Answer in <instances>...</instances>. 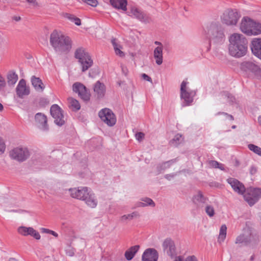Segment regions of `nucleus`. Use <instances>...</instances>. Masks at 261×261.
Listing matches in <instances>:
<instances>
[{"label": "nucleus", "instance_id": "f03ea898", "mask_svg": "<svg viewBox=\"0 0 261 261\" xmlns=\"http://www.w3.org/2000/svg\"><path fill=\"white\" fill-rule=\"evenodd\" d=\"M50 43L59 54H67L71 48V40L69 37L63 35L54 30L50 34Z\"/></svg>", "mask_w": 261, "mask_h": 261}, {"label": "nucleus", "instance_id": "c756f323", "mask_svg": "<svg viewBox=\"0 0 261 261\" xmlns=\"http://www.w3.org/2000/svg\"><path fill=\"white\" fill-rule=\"evenodd\" d=\"M18 80L17 74L13 71H10L7 74V82L9 85H14Z\"/></svg>", "mask_w": 261, "mask_h": 261}, {"label": "nucleus", "instance_id": "f8f14e48", "mask_svg": "<svg viewBox=\"0 0 261 261\" xmlns=\"http://www.w3.org/2000/svg\"><path fill=\"white\" fill-rule=\"evenodd\" d=\"M98 115L101 120L108 126H112L115 124L116 119L110 109L107 108L102 109L99 111Z\"/></svg>", "mask_w": 261, "mask_h": 261}, {"label": "nucleus", "instance_id": "603ef678", "mask_svg": "<svg viewBox=\"0 0 261 261\" xmlns=\"http://www.w3.org/2000/svg\"><path fill=\"white\" fill-rule=\"evenodd\" d=\"M142 77L144 80H146L147 81H148V82H150L151 83H152V80L151 79L150 77H149L148 75H147V74H146L145 73H143L142 74Z\"/></svg>", "mask_w": 261, "mask_h": 261}, {"label": "nucleus", "instance_id": "7ed1b4c3", "mask_svg": "<svg viewBox=\"0 0 261 261\" xmlns=\"http://www.w3.org/2000/svg\"><path fill=\"white\" fill-rule=\"evenodd\" d=\"M69 192L72 198L84 201L88 206L91 208L96 206L97 199L94 194L88 188L84 187L70 189Z\"/></svg>", "mask_w": 261, "mask_h": 261}, {"label": "nucleus", "instance_id": "0e129e2a", "mask_svg": "<svg viewBox=\"0 0 261 261\" xmlns=\"http://www.w3.org/2000/svg\"><path fill=\"white\" fill-rule=\"evenodd\" d=\"M154 44L156 45H158L159 46H163L162 43L159 41H155Z\"/></svg>", "mask_w": 261, "mask_h": 261}, {"label": "nucleus", "instance_id": "338daca9", "mask_svg": "<svg viewBox=\"0 0 261 261\" xmlns=\"http://www.w3.org/2000/svg\"><path fill=\"white\" fill-rule=\"evenodd\" d=\"M4 109L3 106L0 103V111H2Z\"/></svg>", "mask_w": 261, "mask_h": 261}, {"label": "nucleus", "instance_id": "1a4fd4ad", "mask_svg": "<svg viewBox=\"0 0 261 261\" xmlns=\"http://www.w3.org/2000/svg\"><path fill=\"white\" fill-rule=\"evenodd\" d=\"M256 241V236L254 232L249 228L245 229L243 232L238 236L235 241L236 244L248 245Z\"/></svg>", "mask_w": 261, "mask_h": 261}, {"label": "nucleus", "instance_id": "69168bd1", "mask_svg": "<svg viewBox=\"0 0 261 261\" xmlns=\"http://www.w3.org/2000/svg\"><path fill=\"white\" fill-rule=\"evenodd\" d=\"M258 122L260 125H261V116H259L258 118Z\"/></svg>", "mask_w": 261, "mask_h": 261}, {"label": "nucleus", "instance_id": "f3484780", "mask_svg": "<svg viewBox=\"0 0 261 261\" xmlns=\"http://www.w3.org/2000/svg\"><path fill=\"white\" fill-rule=\"evenodd\" d=\"M130 13L132 14L131 16H134L143 22L148 23L151 20L149 16L136 7H132L131 8Z\"/></svg>", "mask_w": 261, "mask_h": 261}, {"label": "nucleus", "instance_id": "ddd939ff", "mask_svg": "<svg viewBox=\"0 0 261 261\" xmlns=\"http://www.w3.org/2000/svg\"><path fill=\"white\" fill-rule=\"evenodd\" d=\"M50 113L57 125L62 126L65 123L63 111L58 105H53L50 108Z\"/></svg>", "mask_w": 261, "mask_h": 261}, {"label": "nucleus", "instance_id": "13d9d810", "mask_svg": "<svg viewBox=\"0 0 261 261\" xmlns=\"http://www.w3.org/2000/svg\"><path fill=\"white\" fill-rule=\"evenodd\" d=\"M27 1L28 3L32 4L35 6L38 5L36 0H27Z\"/></svg>", "mask_w": 261, "mask_h": 261}, {"label": "nucleus", "instance_id": "37998d69", "mask_svg": "<svg viewBox=\"0 0 261 261\" xmlns=\"http://www.w3.org/2000/svg\"><path fill=\"white\" fill-rule=\"evenodd\" d=\"M221 95L225 98H227V100L229 103H233L235 100L234 97L227 92H223L221 93Z\"/></svg>", "mask_w": 261, "mask_h": 261}, {"label": "nucleus", "instance_id": "6e6552de", "mask_svg": "<svg viewBox=\"0 0 261 261\" xmlns=\"http://www.w3.org/2000/svg\"><path fill=\"white\" fill-rule=\"evenodd\" d=\"M241 15L236 9H227L221 16L223 23L227 25H235L238 23Z\"/></svg>", "mask_w": 261, "mask_h": 261}, {"label": "nucleus", "instance_id": "09e8293b", "mask_svg": "<svg viewBox=\"0 0 261 261\" xmlns=\"http://www.w3.org/2000/svg\"><path fill=\"white\" fill-rule=\"evenodd\" d=\"M5 150V145L3 140L0 138V152L2 153Z\"/></svg>", "mask_w": 261, "mask_h": 261}, {"label": "nucleus", "instance_id": "680f3d73", "mask_svg": "<svg viewBox=\"0 0 261 261\" xmlns=\"http://www.w3.org/2000/svg\"><path fill=\"white\" fill-rule=\"evenodd\" d=\"M13 19L16 21H18L21 19V18L19 16H14L13 17Z\"/></svg>", "mask_w": 261, "mask_h": 261}, {"label": "nucleus", "instance_id": "de8ad7c7", "mask_svg": "<svg viewBox=\"0 0 261 261\" xmlns=\"http://www.w3.org/2000/svg\"><path fill=\"white\" fill-rule=\"evenodd\" d=\"M144 137V134L143 133L139 132L136 134V138L139 141H141Z\"/></svg>", "mask_w": 261, "mask_h": 261}, {"label": "nucleus", "instance_id": "6e6d98bb", "mask_svg": "<svg viewBox=\"0 0 261 261\" xmlns=\"http://www.w3.org/2000/svg\"><path fill=\"white\" fill-rule=\"evenodd\" d=\"M257 172V169L256 167H254V166H252L250 169V173L251 174V175H253L254 174H255Z\"/></svg>", "mask_w": 261, "mask_h": 261}, {"label": "nucleus", "instance_id": "c9c22d12", "mask_svg": "<svg viewBox=\"0 0 261 261\" xmlns=\"http://www.w3.org/2000/svg\"><path fill=\"white\" fill-rule=\"evenodd\" d=\"M184 141V138L181 135L177 134L175 136L174 138L171 140L170 143L174 146H177L181 143Z\"/></svg>", "mask_w": 261, "mask_h": 261}, {"label": "nucleus", "instance_id": "bf43d9fd", "mask_svg": "<svg viewBox=\"0 0 261 261\" xmlns=\"http://www.w3.org/2000/svg\"><path fill=\"white\" fill-rule=\"evenodd\" d=\"M5 42V39L3 36L0 34V46Z\"/></svg>", "mask_w": 261, "mask_h": 261}, {"label": "nucleus", "instance_id": "e433bc0d", "mask_svg": "<svg viewBox=\"0 0 261 261\" xmlns=\"http://www.w3.org/2000/svg\"><path fill=\"white\" fill-rule=\"evenodd\" d=\"M64 16L71 21L74 22V23L77 25H80L81 24V19L75 17L74 15L69 13H66L64 15Z\"/></svg>", "mask_w": 261, "mask_h": 261}, {"label": "nucleus", "instance_id": "c03bdc74", "mask_svg": "<svg viewBox=\"0 0 261 261\" xmlns=\"http://www.w3.org/2000/svg\"><path fill=\"white\" fill-rule=\"evenodd\" d=\"M84 3L92 7H96L98 4L97 0H82Z\"/></svg>", "mask_w": 261, "mask_h": 261}, {"label": "nucleus", "instance_id": "774afa93", "mask_svg": "<svg viewBox=\"0 0 261 261\" xmlns=\"http://www.w3.org/2000/svg\"><path fill=\"white\" fill-rule=\"evenodd\" d=\"M9 261H17V260L14 258H11Z\"/></svg>", "mask_w": 261, "mask_h": 261}, {"label": "nucleus", "instance_id": "2eb2a0df", "mask_svg": "<svg viewBox=\"0 0 261 261\" xmlns=\"http://www.w3.org/2000/svg\"><path fill=\"white\" fill-rule=\"evenodd\" d=\"M252 25H254V21L248 17H244L242 19L240 29L243 33L249 35V33H255L254 30L251 29Z\"/></svg>", "mask_w": 261, "mask_h": 261}, {"label": "nucleus", "instance_id": "72a5a7b5", "mask_svg": "<svg viewBox=\"0 0 261 261\" xmlns=\"http://www.w3.org/2000/svg\"><path fill=\"white\" fill-rule=\"evenodd\" d=\"M139 215L138 212H134L130 214L124 215L120 217V221L122 222H126L127 221H130L135 217H138Z\"/></svg>", "mask_w": 261, "mask_h": 261}, {"label": "nucleus", "instance_id": "4468645a", "mask_svg": "<svg viewBox=\"0 0 261 261\" xmlns=\"http://www.w3.org/2000/svg\"><path fill=\"white\" fill-rule=\"evenodd\" d=\"M72 90L84 100L87 101L90 99V94L83 84L79 82L75 83L72 86Z\"/></svg>", "mask_w": 261, "mask_h": 261}, {"label": "nucleus", "instance_id": "7c9ffc66", "mask_svg": "<svg viewBox=\"0 0 261 261\" xmlns=\"http://www.w3.org/2000/svg\"><path fill=\"white\" fill-rule=\"evenodd\" d=\"M142 201L139 202L137 203V207H144L147 205L152 206H155L154 202L149 198H144L141 199Z\"/></svg>", "mask_w": 261, "mask_h": 261}, {"label": "nucleus", "instance_id": "aec40b11", "mask_svg": "<svg viewBox=\"0 0 261 261\" xmlns=\"http://www.w3.org/2000/svg\"><path fill=\"white\" fill-rule=\"evenodd\" d=\"M16 94L19 97L22 98L25 95H28L30 93L29 88L26 86L25 81L21 79L16 89Z\"/></svg>", "mask_w": 261, "mask_h": 261}, {"label": "nucleus", "instance_id": "20e7f679", "mask_svg": "<svg viewBox=\"0 0 261 261\" xmlns=\"http://www.w3.org/2000/svg\"><path fill=\"white\" fill-rule=\"evenodd\" d=\"M204 31L210 45L221 44L225 40L224 30L219 24L212 23L206 27Z\"/></svg>", "mask_w": 261, "mask_h": 261}, {"label": "nucleus", "instance_id": "b1692460", "mask_svg": "<svg viewBox=\"0 0 261 261\" xmlns=\"http://www.w3.org/2000/svg\"><path fill=\"white\" fill-rule=\"evenodd\" d=\"M32 84L38 92H42L44 89V86L39 77L35 76H32L31 77Z\"/></svg>", "mask_w": 261, "mask_h": 261}, {"label": "nucleus", "instance_id": "39448f33", "mask_svg": "<svg viewBox=\"0 0 261 261\" xmlns=\"http://www.w3.org/2000/svg\"><path fill=\"white\" fill-rule=\"evenodd\" d=\"M189 83L184 80L182 82L180 89V96L184 102L182 104L183 107L190 105L193 101L194 97L196 95V91L189 89L188 86Z\"/></svg>", "mask_w": 261, "mask_h": 261}, {"label": "nucleus", "instance_id": "cd10ccee", "mask_svg": "<svg viewBox=\"0 0 261 261\" xmlns=\"http://www.w3.org/2000/svg\"><path fill=\"white\" fill-rule=\"evenodd\" d=\"M140 246L139 245H135L131 247L128 250H127L125 252V257L127 260H131L136 253L138 252Z\"/></svg>", "mask_w": 261, "mask_h": 261}, {"label": "nucleus", "instance_id": "2f4dec72", "mask_svg": "<svg viewBox=\"0 0 261 261\" xmlns=\"http://www.w3.org/2000/svg\"><path fill=\"white\" fill-rule=\"evenodd\" d=\"M112 43L116 54L121 57L124 56V53L121 50V49L122 48L121 46L117 43L116 40L115 39L112 40Z\"/></svg>", "mask_w": 261, "mask_h": 261}, {"label": "nucleus", "instance_id": "473e14b6", "mask_svg": "<svg viewBox=\"0 0 261 261\" xmlns=\"http://www.w3.org/2000/svg\"><path fill=\"white\" fill-rule=\"evenodd\" d=\"M227 227L226 225L223 224L221 226L219 235L218 239V241L221 243L224 241L226 236Z\"/></svg>", "mask_w": 261, "mask_h": 261}, {"label": "nucleus", "instance_id": "f257e3e1", "mask_svg": "<svg viewBox=\"0 0 261 261\" xmlns=\"http://www.w3.org/2000/svg\"><path fill=\"white\" fill-rule=\"evenodd\" d=\"M229 41V53L231 56L240 58L246 54L248 41L243 35L234 33L230 36Z\"/></svg>", "mask_w": 261, "mask_h": 261}, {"label": "nucleus", "instance_id": "0eeeda50", "mask_svg": "<svg viewBox=\"0 0 261 261\" xmlns=\"http://www.w3.org/2000/svg\"><path fill=\"white\" fill-rule=\"evenodd\" d=\"M241 69L253 78L261 80V67L256 62H244L241 64Z\"/></svg>", "mask_w": 261, "mask_h": 261}, {"label": "nucleus", "instance_id": "3c124183", "mask_svg": "<svg viewBox=\"0 0 261 261\" xmlns=\"http://www.w3.org/2000/svg\"><path fill=\"white\" fill-rule=\"evenodd\" d=\"M183 261H197V259L196 258V257L194 256V255H192V256H189L188 257H187L185 260H183Z\"/></svg>", "mask_w": 261, "mask_h": 261}, {"label": "nucleus", "instance_id": "e2e57ef3", "mask_svg": "<svg viewBox=\"0 0 261 261\" xmlns=\"http://www.w3.org/2000/svg\"><path fill=\"white\" fill-rule=\"evenodd\" d=\"M66 254L70 256H72L73 255L74 252L72 251H69L68 252L67 251Z\"/></svg>", "mask_w": 261, "mask_h": 261}, {"label": "nucleus", "instance_id": "4d7b16f0", "mask_svg": "<svg viewBox=\"0 0 261 261\" xmlns=\"http://www.w3.org/2000/svg\"><path fill=\"white\" fill-rule=\"evenodd\" d=\"M175 175V174H168L165 175V178L168 180H170L171 178H173Z\"/></svg>", "mask_w": 261, "mask_h": 261}, {"label": "nucleus", "instance_id": "393cba45", "mask_svg": "<svg viewBox=\"0 0 261 261\" xmlns=\"http://www.w3.org/2000/svg\"><path fill=\"white\" fill-rule=\"evenodd\" d=\"M163 46L156 47L153 51V57L155 60V63L160 65L163 63Z\"/></svg>", "mask_w": 261, "mask_h": 261}, {"label": "nucleus", "instance_id": "a19ab883", "mask_svg": "<svg viewBox=\"0 0 261 261\" xmlns=\"http://www.w3.org/2000/svg\"><path fill=\"white\" fill-rule=\"evenodd\" d=\"M209 165L214 168H219L221 170H224V165L216 161H210Z\"/></svg>", "mask_w": 261, "mask_h": 261}, {"label": "nucleus", "instance_id": "f704fd0d", "mask_svg": "<svg viewBox=\"0 0 261 261\" xmlns=\"http://www.w3.org/2000/svg\"><path fill=\"white\" fill-rule=\"evenodd\" d=\"M32 229V227H27L25 226L19 227L17 229V231L19 233L24 236H28L31 234Z\"/></svg>", "mask_w": 261, "mask_h": 261}, {"label": "nucleus", "instance_id": "5701e85b", "mask_svg": "<svg viewBox=\"0 0 261 261\" xmlns=\"http://www.w3.org/2000/svg\"><path fill=\"white\" fill-rule=\"evenodd\" d=\"M251 49L255 56L261 59V38H255L252 41Z\"/></svg>", "mask_w": 261, "mask_h": 261}, {"label": "nucleus", "instance_id": "9b49d317", "mask_svg": "<svg viewBox=\"0 0 261 261\" xmlns=\"http://www.w3.org/2000/svg\"><path fill=\"white\" fill-rule=\"evenodd\" d=\"M261 197V189L259 188H250L244 195L245 201L252 206Z\"/></svg>", "mask_w": 261, "mask_h": 261}, {"label": "nucleus", "instance_id": "412c9836", "mask_svg": "<svg viewBox=\"0 0 261 261\" xmlns=\"http://www.w3.org/2000/svg\"><path fill=\"white\" fill-rule=\"evenodd\" d=\"M35 120L36 124L41 129L46 130L48 129L47 118L44 114L41 113H37L35 116Z\"/></svg>", "mask_w": 261, "mask_h": 261}, {"label": "nucleus", "instance_id": "052dcab7", "mask_svg": "<svg viewBox=\"0 0 261 261\" xmlns=\"http://www.w3.org/2000/svg\"><path fill=\"white\" fill-rule=\"evenodd\" d=\"M174 261H183V258L181 256H177L175 258Z\"/></svg>", "mask_w": 261, "mask_h": 261}, {"label": "nucleus", "instance_id": "a18cd8bd", "mask_svg": "<svg viewBox=\"0 0 261 261\" xmlns=\"http://www.w3.org/2000/svg\"><path fill=\"white\" fill-rule=\"evenodd\" d=\"M41 230L42 232L50 233V234H52L53 236H55V237H57L58 236V234L55 231L49 230L48 229L42 228Z\"/></svg>", "mask_w": 261, "mask_h": 261}, {"label": "nucleus", "instance_id": "4c0bfd02", "mask_svg": "<svg viewBox=\"0 0 261 261\" xmlns=\"http://www.w3.org/2000/svg\"><path fill=\"white\" fill-rule=\"evenodd\" d=\"M255 31V33H249V35H257L261 33V23H257L254 21V25H252V28L251 29Z\"/></svg>", "mask_w": 261, "mask_h": 261}, {"label": "nucleus", "instance_id": "49530a36", "mask_svg": "<svg viewBox=\"0 0 261 261\" xmlns=\"http://www.w3.org/2000/svg\"><path fill=\"white\" fill-rule=\"evenodd\" d=\"M30 234V236L33 237L37 240H39L40 239V235L38 232L35 230L33 228H32L31 232Z\"/></svg>", "mask_w": 261, "mask_h": 261}, {"label": "nucleus", "instance_id": "79ce46f5", "mask_svg": "<svg viewBox=\"0 0 261 261\" xmlns=\"http://www.w3.org/2000/svg\"><path fill=\"white\" fill-rule=\"evenodd\" d=\"M248 148L255 153L261 156V148L254 144H249Z\"/></svg>", "mask_w": 261, "mask_h": 261}, {"label": "nucleus", "instance_id": "4be33fe9", "mask_svg": "<svg viewBox=\"0 0 261 261\" xmlns=\"http://www.w3.org/2000/svg\"><path fill=\"white\" fill-rule=\"evenodd\" d=\"M142 258L143 261H157L158 253L155 249L149 248L144 251Z\"/></svg>", "mask_w": 261, "mask_h": 261}, {"label": "nucleus", "instance_id": "a878e982", "mask_svg": "<svg viewBox=\"0 0 261 261\" xmlns=\"http://www.w3.org/2000/svg\"><path fill=\"white\" fill-rule=\"evenodd\" d=\"M110 3L113 7L117 9H121L124 11L127 10L126 0H110Z\"/></svg>", "mask_w": 261, "mask_h": 261}, {"label": "nucleus", "instance_id": "bb28decb", "mask_svg": "<svg viewBox=\"0 0 261 261\" xmlns=\"http://www.w3.org/2000/svg\"><path fill=\"white\" fill-rule=\"evenodd\" d=\"M94 91L98 98H102L105 95V85L99 81H97L94 85Z\"/></svg>", "mask_w": 261, "mask_h": 261}, {"label": "nucleus", "instance_id": "9d476101", "mask_svg": "<svg viewBox=\"0 0 261 261\" xmlns=\"http://www.w3.org/2000/svg\"><path fill=\"white\" fill-rule=\"evenodd\" d=\"M9 155L14 160L23 162L29 158L30 153L26 147H16L10 151Z\"/></svg>", "mask_w": 261, "mask_h": 261}, {"label": "nucleus", "instance_id": "c85d7f7f", "mask_svg": "<svg viewBox=\"0 0 261 261\" xmlns=\"http://www.w3.org/2000/svg\"><path fill=\"white\" fill-rule=\"evenodd\" d=\"M176 161V159H173L165 162H164L162 164H159L157 166V170L158 172V174L161 173L164 171L166 169L170 168L171 165L173 163H175Z\"/></svg>", "mask_w": 261, "mask_h": 261}, {"label": "nucleus", "instance_id": "dca6fc26", "mask_svg": "<svg viewBox=\"0 0 261 261\" xmlns=\"http://www.w3.org/2000/svg\"><path fill=\"white\" fill-rule=\"evenodd\" d=\"M227 181L236 192L241 195L244 194L246 191L245 188L238 180L233 178H229Z\"/></svg>", "mask_w": 261, "mask_h": 261}, {"label": "nucleus", "instance_id": "8fccbe9b", "mask_svg": "<svg viewBox=\"0 0 261 261\" xmlns=\"http://www.w3.org/2000/svg\"><path fill=\"white\" fill-rule=\"evenodd\" d=\"M218 114H223L226 116V118L229 119L230 120H233V117L231 115H229L225 112H219Z\"/></svg>", "mask_w": 261, "mask_h": 261}, {"label": "nucleus", "instance_id": "a211bd4d", "mask_svg": "<svg viewBox=\"0 0 261 261\" xmlns=\"http://www.w3.org/2000/svg\"><path fill=\"white\" fill-rule=\"evenodd\" d=\"M192 200L198 208H202L206 204L208 198L205 197L201 191H198L193 196Z\"/></svg>", "mask_w": 261, "mask_h": 261}, {"label": "nucleus", "instance_id": "423d86ee", "mask_svg": "<svg viewBox=\"0 0 261 261\" xmlns=\"http://www.w3.org/2000/svg\"><path fill=\"white\" fill-rule=\"evenodd\" d=\"M75 57L78 59L83 72L87 70L93 65V60L90 56L82 48L76 49Z\"/></svg>", "mask_w": 261, "mask_h": 261}, {"label": "nucleus", "instance_id": "ea45409f", "mask_svg": "<svg viewBox=\"0 0 261 261\" xmlns=\"http://www.w3.org/2000/svg\"><path fill=\"white\" fill-rule=\"evenodd\" d=\"M204 206L206 214L210 217H213L215 215V209L213 206L206 204Z\"/></svg>", "mask_w": 261, "mask_h": 261}, {"label": "nucleus", "instance_id": "58836bf2", "mask_svg": "<svg viewBox=\"0 0 261 261\" xmlns=\"http://www.w3.org/2000/svg\"><path fill=\"white\" fill-rule=\"evenodd\" d=\"M68 100L71 107L74 109L75 110H80L81 106L77 100L73 98H69Z\"/></svg>", "mask_w": 261, "mask_h": 261}, {"label": "nucleus", "instance_id": "864d4df0", "mask_svg": "<svg viewBox=\"0 0 261 261\" xmlns=\"http://www.w3.org/2000/svg\"><path fill=\"white\" fill-rule=\"evenodd\" d=\"M5 85H6L5 80L4 78L3 77L0 75V88L4 87L5 86Z\"/></svg>", "mask_w": 261, "mask_h": 261}, {"label": "nucleus", "instance_id": "6ab92c4d", "mask_svg": "<svg viewBox=\"0 0 261 261\" xmlns=\"http://www.w3.org/2000/svg\"><path fill=\"white\" fill-rule=\"evenodd\" d=\"M163 247L164 251L170 256H173L175 254V246L174 242L170 238L164 240L163 243Z\"/></svg>", "mask_w": 261, "mask_h": 261}, {"label": "nucleus", "instance_id": "5fc2aeb1", "mask_svg": "<svg viewBox=\"0 0 261 261\" xmlns=\"http://www.w3.org/2000/svg\"><path fill=\"white\" fill-rule=\"evenodd\" d=\"M121 70H122V72H123V73H124L125 75H126L128 73V69H127V67L123 65H121Z\"/></svg>", "mask_w": 261, "mask_h": 261}]
</instances>
